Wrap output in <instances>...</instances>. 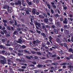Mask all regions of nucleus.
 <instances>
[{"mask_svg": "<svg viewBox=\"0 0 73 73\" xmlns=\"http://www.w3.org/2000/svg\"><path fill=\"white\" fill-rule=\"evenodd\" d=\"M43 15H39V17H40V18L41 19H45V17L46 18H48V16H47V15H46V14H45L44 13H43Z\"/></svg>", "mask_w": 73, "mask_h": 73, "instance_id": "f257e3e1", "label": "nucleus"}, {"mask_svg": "<svg viewBox=\"0 0 73 73\" xmlns=\"http://www.w3.org/2000/svg\"><path fill=\"white\" fill-rule=\"evenodd\" d=\"M60 30V29L59 28H57L56 29H54V32L55 33V34H58V32Z\"/></svg>", "mask_w": 73, "mask_h": 73, "instance_id": "f03ea898", "label": "nucleus"}, {"mask_svg": "<svg viewBox=\"0 0 73 73\" xmlns=\"http://www.w3.org/2000/svg\"><path fill=\"white\" fill-rule=\"evenodd\" d=\"M23 38L21 37H20V39H18V41H17V43H19V44H21V42H23V40H22V39Z\"/></svg>", "mask_w": 73, "mask_h": 73, "instance_id": "7ed1b4c3", "label": "nucleus"}, {"mask_svg": "<svg viewBox=\"0 0 73 73\" xmlns=\"http://www.w3.org/2000/svg\"><path fill=\"white\" fill-rule=\"evenodd\" d=\"M36 12H37V10L35 9H33L32 11L33 15H35Z\"/></svg>", "mask_w": 73, "mask_h": 73, "instance_id": "20e7f679", "label": "nucleus"}, {"mask_svg": "<svg viewBox=\"0 0 73 73\" xmlns=\"http://www.w3.org/2000/svg\"><path fill=\"white\" fill-rule=\"evenodd\" d=\"M43 21H44V22H45V23L46 24H48L49 22L48 21H49V20L47 18H45L43 20Z\"/></svg>", "mask_w": 73, "mask_h": 73, "instance_id": "39448f33", "label": "nucleus"}, {"mask_svg": "<svg viewBox=\"0 0 73 73\" xmlns=\"http://www.w3.org/2000/svg\"><path fill=\"white\" fill-rule=\"evenodd\" d=\"M15 5H21V3L19 1H18V2H15Z\"/></svg>", "mask_w": 73, "mask_h": 73, "instance_id": "423d86ee", "label": "nucleus"}, {"mask_svg": "<svg viewBox=\"0 0 73 73\" xmlns=\"http://www.w3.org/2000/svg\"><path fill=\"white\" fill-rule=\"evenodd\" d=\"M51 4H52V6L53 7V8H54L55 9H56V5H54V4H55L53 2H51Z\"/></svg>", "mask_w": 73, "mask_h": 73, "instance_id": "0eeeda50", "label": "nucleus"}, {"mask_svg": "<svg viewBox=\"0 0 73 73\" xmlns=\"http://www.w3.org/2000/svg\"><path fill=\"white\" fill-rule=\"evenodd\" d=\"M67 68H69L70 69V70L72 71L73 70V66H69L67 67Z\"/></svg>", "mask_w": 73, "mask_h": 73, "instance_id": "6e6552de", "label": "nucleus"}, {"mask_svg": "<svg viewBox=\"0 0 73 73\" xmlns=\"http://www.w3.org/2000/svg\"><path fill=\"white\" fill-rule=\"evenodd\" d=\"M2 53H3V55H6L7 53V52L6 51L3 50L2 51Z\"/></svg>", "mask_w": 73, "mask_h": 73, "instance_id": "1a4fd4ad", "label": "nucleus"}, {"mask_svg": "<svg viewBox=\"0 0 73 73\" xmlns=\"http://www.w3.org/2000/svg\"><path fill=\"white\" fill-rule=\"evenodd\" d=\"M61 22H60L59 21H57V24L58 26L59 27H61Z\"/></svg>", "mask_w": 73, "mask_h": 73, "instance_id": "9d476101", "label": "nucleus"}, {"mask_svg": "<svg viewBox=\"0 0 73 73\" xmlns=\"http://www.w3.org/2000/svg\"><path fill=\"white\" fill-rule=\"evenodd\" d=\"M0 62L1 64H5V62L4 61V60H1L0 61Z\"/></svg>", "mask_w": 73, "mask_h": 73, "instance_id": "9b49d317", "label": "nucleus"}, {"mask_svg": "<svg viewBox=\"0 0 73 73\" xmlns=\"http://www.w3.org/2000/svg\"><path fill=\"white\" fill-rule=\"evenodd\" d=\"M64 33L65 34H66V35H69V33L68 31V30H65Z\"/></svg>", "mask_w": 73, "mask_h": 73, "instance_id": "f8f14e48", "label": "nucleus"}, {"mask_svg": "<svg viewBox=\"0 0 73 73\" xmlns=\"http://www.w3.org/2000/svg\"><path fill=\"white\" fill-rule=\"evenodd\" d=\"M26 58H27V59H28V60H31V58H33V56H30V57L29 56H26Z\"/></svg>", "mask_w": 73, "mask_h": 73, "instance_id": "ddd939ff", "label": "nucleus"}, {"mask_svg": "<svg viewBox=\"0 0 73 73\" xmlns=\"http://www.w3.org/2000/svg\"><path fill=\"white\" fill-rule=\"evenodd\" d=\"M15 45V48H16V49H18V48H19V46H21V45L20 44H17L16 45Z\"/></svg>", "mask_w": 73, "mask_h": 73, "instance_id": "4468645a", "label": "nucleus"}, {"mask_svg": "<svg viewBox=\"0 0 73 73\" xmlns=\"http://www.w3.org/2000/svg\"><path fill=\"white\" fill-rule=\"evenodd\" d=\"M45 25H43L42 26V28L44 30V31H46L47 30H46V27H45Z\"/></svg>", "mask_w": 73, "mask_h": 73, "instance_id": "2eb2a0df", "label": "nucleus"}, {"mask_svg": "<svg viewBox=\"0 0 73 73\" xmlns=\"http://www.w3.org/2000/svg\"><path fill=\"white\" fill-rule=\"evenodd\" d=\"M26 1L29 5H31V4H32V2H29V1L28 0H27Z\"/></svg>", "mask_w": 73, "mask_h": 73, "instance_id": "dca6fc26", "label": "nucleus"}, {"mask_svg": "<svg viewBox=\"0 0 73 73\" xmlns=\"http://www.w3.org/2000/svg\"><path fill=\"white\" fill-rule=\"evenodd\" d=\"M46 5L47 6V7H48L49 9H50L51 7H50V5H49V4L47 3H46Z\"/></svg>", "mask_w": 73, "mask_h": 73, "instance_id": "f3484780", "label": "nucleus"}, {"mask_svg": "<svg viewBox=\"0 0 73 73\" xmlns=\"http://www.w3.org/2000/svg\"><path fill=\"white\" fill-rule=\"evenodd\" d=\"M41 35H42V36H43L45 38L46 37V35L45 34V33H41Z\"/></svg>", "mask_w": 73, "mask_h": 73, "instance_id": "a211bd4d", "label": "nucleus"}, {"mask_svg": "<svg viewBox=\"0 0 73 73\" xmlns=\"http://www.w3.org/2000/svg\"><path fill=\"white\" fill-rule=\"evenodd\" d=\"M9 23H10V24L12 25V24L14 23V21H9Z\"/></svg>", "mask_w": 73, "mask_h": 73, "instance_id": "6ab92c4d", "label": "nucleus"}, {"mask_svg": "<svg viewBox=\"0 0 73 73\" xmlns=\"http://www.w3.org/2000/svg\"><path fill=\"white\" fill-rule=\"evenodd\" d=\"M13 34L14 35H18L19 33H17V32L16 31H15L13 33Z\"/></svg>", "mask_w": 73, "mask_h": 73, "instance_id": "aec40b11", "label": "nucleus"}, {"mask_svg": "<svg viewBox=\"0 0 73 73\" xmlns=\"http://www.w3.org/2000/svg\"><path fill=\"white\" fill-rule=\"evenodd\" d=\"M24 52H25V53H28V54H31V53H30L27 50H24Z\"/></svg>", "mask_w": 73, "mask_h": 73, "instance_id": "412c9836", "label": "nucleus"}, {"mask_svg": "<svg viewBox=\"0 0 73 73\" xmlns=\"http://www.w3.org/2000/svg\"><path fill=\"white\" fill-rule=\"evenodd\" d=\"M48 54L50 56V57H52V56L53 55V54L52 52H49L48 53Z\"/></svg>", "mask_w": 73, "mask_h": 73, "instance_id": "4be33fe9", "label": "nucleus"}, {"mask_svg": "<svg viewBox=\"0 0 73 73\" xmlns=\"http://www.w3.org/2000/svg\"><path fill=\"white\" fill-rule=\"evenodd\" d=\"M8 7V5H5L4 6H3V9H6V8H7V7Z\"/></svg>", "mask_w": 73, "mask_h": 73, "instance_id": "5701e85b", "label": "nucleus"}, {"mask_svg": "<svg viewBox=\"0 0 73 73\" xmlns=\"http://www.w3.org/2000/svg\"><path fill=\"white\" fill-rule=\"evenodd\" d=\"M36 41L37 44H39V43H40V42H41L40 41L38 40V39H37L36 40Z\"/></svg>", "mask_w": 73, "mask_h": 73, "instance_id": "b1692460", "label": "nucleus"}, {"mask_svg": "<svg viewBox=\"0 0 73 73\" xmlns=\"http://www.w3.org/2000/svg\"><path fill=\"white\" fill-rule=\"evenodd\" d=\"M56 40L58 42H61V40L57 38L56 39Z\"/></svg>", "mask_w": 73, "mask_h": 73, "instance_id": "393cba45", "label": "nucleus"}, {"mask_svg": "<svg viewBox=\"0 0 73 73\" xmlns=\"http://www.w3.org/2000/svg\"><path fill=\"white\" fill-rule=\"evenodd\" d=\"M38 67H39V68H42V67L43 66V65L38 64Z\"/></svg>", "mask_w": 73, "mask_h": 73, "instance_id": "a878e982", "label": "nucleus"}, {"mask_svg": "<svg viewBox=\"0 0 73 73\" xmlns=\"http://www.w3.org/2000/svg\"><path fill=\"white\" fill-rule=\"evenodd\" d=\"M72 63H69V62L66 63L67 65H72Z\"/></svg>", "mask_w": 73, "mask_h": 73, "instance_id": "bb28decb", "label": "nucleus"}, {"mask_svg": "<svg viewBox=\"0 0 73 73\" xmlns=\"http://www.w3.org/2000/svg\"><path fill=\"white\" fill-rule=\"evenodd\" d=\"M3 22L4 23H6L8 22V21L4 19H3Z\"/></svg>", "mask_w": 73, "mask_h": 73, "instance_id": "cd10ccee", "label": "nucleus"}, {"mask_svg": "<svg viewBox=\"0 0 73 73\" xmlns=\"http://www.w3.org/2000/svg\"><path fill=\"white\" fill-rule=\"evenodd\" d=\"M7 10H11L12 9H11V8L9 7V6H7Z\"/></svg>", "mask_w": 73, "mask_h": 73, "instance_id": "c85d7f7f", "label": "nucleus"}, {"mask_svg": "<svg viewBox=\"0 0 73 73\" xmlns=\"http://www.w3.org/2000/svg\"><path fill=\"white\" fill-rule=\"evenodd\" d=\"M70 56L69 57L70 59L71 58L73 59V54L70 55Z\"/></svg>", "mask_w": 73, "mask_h": 73, "instance_id": "c756f323", "label": "nucleus"}, {"mask_svg": "<svg viewBox=\"0 0 73 73\" xmlns=\"http://www.w3.org/2000/svg\"><path fill=\"white\" fill-rule=\"evenodd\" d=\"M10 36H11V35L9 34H6V37H10Z\"/></svg>", "mask_w": 73, "mask_h": 73, "instance_id": "7c9ffc66", "label": "nucleus"}, {"mask_svg": "<svg viewBox=\"0 0 73 73\" xmlns=\"http://www.w3.org/2000/svg\"><path fill=\"white\" fill-rule=\"evenodd\" d=\"M63 23L64 24H68L67 21H63Z\"/></svg>", "mask_w": 73, "mask_h": 73, "instance_id": "2f4dec72", "label": "nucleus"}, {"mask_svg": "<svg viewBox=\"0 0 73 73\" xmlns=\"http://www.w3.org/2000/svg\"><path fill=\"white\" fill-rule=\"evenodd\" d=\"M1 58H3V59L4 60L6 61V60L5 59V58L4 57V56H1Z\"/></svg>", "mask_w": 73, "mask_h": 73, "instance_id": "473e14b6", "label": "nucleus"}, {"mask_svg": "<svg viewBox=\"0 0 73 73\" xmlns=\"http://www.w3.org/2000/svg\"><path fill=\"white\" fill-rule=\"evenodd\" d=\"M18 71H21V72H23V71H24V70H23L22 69L19 68L18 70Z\"/></svg>", "mask_w": 73, "mask_h": 73, "instance_id": "72a5a7b5", "label": "nucleus"}, {"mask_svg": "<svg viewBox=\"0 0 73 73\" xmlns=\"http://www.w3.org/2000/svg\"><path fill=\"white\" fill-rule=\"evenodd\" d=\"M66 65V63L65 62L63 63H61L60 64V65Z\"/></svg>", "mask_w": 73, "mask_h": 73, "instance_id": "f704fd0d", "label": "nucleus"}, {"mask_svg": "<svg viewBox=\"0 0 73 73\" xmlns=\"http://www.w3.org/2000/svg\"><path fill=\"white\" fill-rule=\"evenodd\" d=\"M5 39H3L1 40V41L2 42H3V43H4L5 42Z\"/></svg>", "mask_w": 73, "mask_h": 73, "instance_id": "c9c22d12", "label": "nucleus"}, {"mask_svg": "<svg viewBox=\"0 0 73 73\" xmlns=\"http://www.w3.org/2000/svg\"><path fill=\"white\" fill-rule=\"evenodd\" d=\"M27 11H28V12H31V9L27 8Z\"/></svg>", "mask_w": 73, "mask_h": 73, "instance_id": "e433bc0d", "label": "nucleus"}, {"mask_svg": "<svg viewBox=\"0 0 73 73\" xmlns=\"http://www.w3.org/2000/svg\"><path fill=\"white\" fill-rule=\"evenodd\" d=\"M7 29H8V30H9V31H11V29L10 28V27L9 26H7Z\"/></svg>", "mask_w": 73, "mask_h": 73, "instance_id": "4c0bfd02", "label": "nucleus"}, {"mask_svg": "<svg viewBox=\"0 0 73 73\" xmlns=\"http://www.w3.org/2000/svg\"><path fill=\"white\" fill-rule=\"evenodd\" d=\"M21 61H22L23 62H25V60H24V59L23 58H21Z\"/></svg>", "mask_w": 73, "mask_h": 73, "instance_id": "58836bf2", "label": "nucleus"}, {"mask_svg": "<svg viewBox=\"0 0 73 73\" xmlns=\"http://www.w3.org/2000/svg\"><path fill=\"white\" fill-rule=\"evenodd\" d=\"M3 31L4 33H5V35H7V31L6 30H5Z\"/></svg>", "mask_w": 73, "mask_h": 73, "instance_id": "ea45409f", "label": "nucleus"}, {"mask_svg": "<svg viewBox=\"0 0 73 73\" xmlns=\"http://www.w3.org/2000/svg\"><path fill=\"white\" fill-rule=\"evenodd\" d=\"M73 49L71 48H70L69 49V52H72V51L73 50Z\"/></svg>", "mask_w": 73, "mask_h": 73, "instance_id": "a19ab883", "label": "nucleus"}, {"mask_svg": "<svg viewBox=\"0 0 73 73\" xmlns=\"http://www.w3.org/2000/svg\"><path fill=\"white\" fill-rule=\"evenodd\" d=\"M49 21H50L51 22H52V21H53V19L51 18H49Z\"/></svg>", "mask_w": 73, "mask_h": 73, "instance_id": "79ce46f5", "label": "nucleus"}, {"mask_svg": "<svg viewBox=\"0 0 73 73\" xmlns=\"http://www.w3.org/2000/svg\"><path fill=\"white\" fill-rule=\"evenodd\" d=\"M29 66H32L33 67H35V65L32 64H30L29 65Z\"/></svg>", "mask_w": 73, "mask_h": 73, "instance_id": "37998d69", "label": "nucleus"}, {"mask_svg": "<svg viewBox=\"0 0 73 73\" xmlns=\"http://www.w3.org/2000/svg\"><path fill=\"white\" fill-rule=\"evenodd\" d=\"M48 38L50 39V40H52V39H53V38L52 37V36H50Z\"/></svg>", "mask_w": 73, "mask_h": 73, "instance_id": "c03bdc74", "label": "nucleus"}, {"mask_svg": "<svg viewBox=\"0 0 73 73\" xmlns=\"http://www.w3.org/2000/svg\"><path fill=\"white\" fill-rule=\"evenodd\" d=\"M22 47L23 49H25V48H27V46L23 45L22 46Z\"/></svg>", "mask_w": 73, "mask_h": 73, "instance_id": "a18cd8bd", "label": "nucleus"}, {"mask_svg": "<svg viewBox=\"0 0 73 73\" xmlns=\"http://www.w3.org/2000/svg\"><path fill=\"white\" fill-rule=\"evenodd\" d=\"M37 25H38V27L39 28H41V24H40V23H38Z\"/></svg>", "mask_w": 73, "mask_h": 73, "instance_id": "49530a36", "label": "nucleus"}, {"mask_svg": "<svg viewBox=\"0 0 73 73\" xmlns=\"http://www.w3.org/2000/svg\"><path fill=\"white\" fill-rule=\"evenodd\" d=\"M5 45L6 46H11V44H9L7 43L5 44Z\"/></svg>", "mask_w": 73, "mask_h": 73, "instance_id": "de8ad7c7", "label": "nucleus"}, {"mask_svg": "<svg viewBox=\"0 0 73 73\" xmlns=\"http://www.w3.org/2000/svg\"><path fill=\"white\" fill-rule=\"evenodd\" d=\"M5 27L4 26H3L1 29V30H2V31H5Z\"/></svg>", "mask_w": 73, "mask_h": 73, "instance_id": "09e8293b", "label": "nucleus"}, {"mask_svg": "<svg viewBox=\"0 0 73 73\" xmlns=\"http://www.w3.org/2000/svg\"><path fill=\"white\" fill-rule=\"evenodd\" d=\"M42 47H45V46H46V44H45L42 43Z\"/></svg>", "mask_w": 73, "mask_h": 73, "instance_id": "8fccbe9b", "label": "nucleus"}, {"mask_svg": "<svg viewBox=\"0 0 73 73\" xmlns=\"http://www.w3.org/2000/svg\"><path fill=\"white\" fill-rule=\"evenodd\" d=\"M32 64H34V65H36L37 64V63H36V62H32Z\"/></svg>", "mask_w": 73, "mask_h": 73, "instance_id": "3c124183", "label": "nucleus"}, {"mask_svg": "<svg viewBox=\"0 0 73 73\" xmlns=\"http://www.w3.org/2000/svg\"><path fill=\"white\" fill-rule=\"evenodd\" d=\"M9 49L10 50H11V51H12V50H13V48L11 47L9 48Z\"/></svg>", "mask_w": 73, "mask_h": 73, "instance_id": "603ef678", "label": "nucleus"}, {"mask_svg": "<svg viewBox=\"0 0 73 73\" xmlns=\"http://www.w3.org/2000/svg\"><path fill=\"white\" fill-rule=\"evenodd\" d=\"M31 53L32 54H35V52L33 51H31Z\"/></svg>", "mask_w": 73, "mask_h": 73, "instance_id": "864d4df0", "label": "nucleus"}, {"mask_svg": "<svg viewBox=\"0 0 73 73\" xmlns=\"http://www.w3.org/2000/svg\"><path fill=\"white\" fill-rule=\"evenodd\" d=\"M8 12L10 13H12V11H11V10H8Z\"/></svg>", "mask_w": 73, "mask_h": 73, "instance_id": "5fc2aeb1", "label": "nucleus"}, {"mask_svg": "<svg viewBox=\"0 0 73 73\" xmlns=\"http://www.w3.org/2000/svg\"><path fill=\"white\" fill-rule=\"evenodd\" d=\"M46 28H50V26H48V25H46Z\"/></svg>", "mask_w": 73, "mask_h": 73, "instance_id": "6e6d98bb", "label": "nucleus"}, {"mask_svg": "<svg viewBox=\"0 0 73 73\" xmlns=\"http://www.w3.org/2000/svg\"><path fill=\"white\" fill-rule=\"evenodd\" d=\"M18 56H23V54H21L20 53H18Z\"/></svg>", "mask_w": 73, "mask_h": 73, "instance_id": "4d7b16f0", "label": "nucleus"}, {"mask_svg": "<svg viewBox=\"0 0 73 73\" xmlns=\"http://www.w3.org/2000/svg\"><path fill=\"white\" fill-rule=\"evenodd\" d=\"M51 12L52 14H53L54 13V11L53 9L51 10Z\"/></svg>", "mask_w": 73, "mask_h": 73, "instance_id": "13d9d810", "label": "nucleus"}, {"mask_svg": "<svg viewBox=\"0 0 73 73\" xmlns=\"http://www.w3.org/2000/svg\"><path fill=\"white\" fill-rule=\"evenodd\" d=\"M36 31L37 33H39V34H40L41 33V31H38V30H36Z\"/></svg>", "mask_w": 73, "mask_h": 73, "instance_id": "bf43d9fd", "label": "nucleus"}, {"mask_svg": "<svg viewBox=\"0 0 73 73\" xmlns=\"http://www.w3.org/2000/svg\"><path fill=\"white\" fill-rule=\"evenodd\" d=\"M34 58H35V60H37V59H38V57L35 56L34 57Z\"/></svg>", "mask_w": 73, "mask_h": 73, "instance_id": "052dcab7", "label": "nucleus"}, {"mask_svg": "<svg viewBox=\"0 0 73 73\" xmlns=\"http://www.w3.org/2000/svg\"><path fill=\"white\" fill-rule=\"evenodd\" d=\"M64 9L65 10H66L67 9V7H63Z\"/></svg>", "mask_w": 73, "mask_h": 73, "instance_id": "680f3d73", "label": "nucleus"}, {"mask_svg": "<svg viewBox=\"0 0 73 73\" xmlns=\"http://www.w3.org/2000/svg\"><path fill=\"white\" fill-rule=\"evenodd\" d=\"M14 21H15V25H17V22H16V20H15Z\"/></svg>", "mask_w": 73, "mask_h": 73, "instance_id": "e2e57ef3", "label": "nucleus"}, {"mask_svg": "<svg viewBox=\"0 0 73 73\" xmlns=\"http://www.w3.org/2000/svg\"><path fill=\"white\" fill-rule=\"evenodd\" d=\"M37 54H38V55H41L42 54L40 52H37Z\"/></svg>", "mask_w": 73, "mask_h": 73, "instance_id": "0e129e2a", "label": "nucleus"}, {"mask_svg": "<svg viewBox=\"0 0 73 73\" xmlns=\"http://www.w3.org/2000/svg\"><path fill=\"white\" fill-rule=\"evenodd\" d=\"M46 44H47V45H50V44L49 42H47Z\"/></svg>", "mask_w": 73, "mask_h": 73, "instance_id": "69168bd1", "label": "nucleus"}, {"mask_svg": "<svg viewBox=\"0 0 73 73\" xmlns=\"http://www.w3.org/2000/svg\"><path fill=\"white\" fill-rule=\"evenodd\" d=\"M21 21L22 22H24L25 20L24 19H21Z\"/></svg>", "mask_w": 73, "mask_h": 73, "instance_id": "338daca9", "label": "nucleus"}, {"mask_svg": "<svg viewBox=\"0 0 73 73\" xmlns=\"http://www.w3.org/2000/svg\"><path fill=\"white\" fill-rule=\"evenodd\" d=\"M71 40L72 42H73V37H71Z\"/></svg>", "mask_w": 73, "mask_h": 73, "instance_id": "774afa93", "label": "nucleus"}]
</instances>
